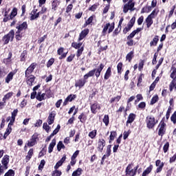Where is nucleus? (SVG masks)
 Instances as JSON below:
<instances>
[{
  "instance_id": "obj_54",
  "label": "nucleus",
  "mask_w": 176,
  "mask_h": 176,
  "mask_svg": "<svg viewBox=\"0 0 176 176\" xmlns=\"http://www.w3.org/2000/svg\"><path fill=\"white\" fill-rule=\"evenodd\" d=\"M170 146V144L168 142H166L164 147H163V151L164 152V153H166L167 152V151H168V148Z\"/></svg>"
},
{
  "instance_id": "obj_49",
  "label": "nucleus",
  "mask_w": 176,
  "mask_h": 176,
  "mask_svg": "<svg viewBox=\"0 0 176 176\" xmlns=\"http://www.w3.org/2000/svg\"><path fill=\"white\" fill-rule=\"evenodd\" d=\"M170 120L174 124H176V111L171 116Z\"/></svg>"
},
{
  "instance_id": "obj_29",
  "label": "nucleus",
  "mask_w": 176,
  "mask_h": 176,
  "mask_svg": "<svg viewBox=\"0 0 176 176\" xmlns=\"http://www.w3.org/2000/svg\"><path fill=\"white\" fill-rule=\"evenodd\" d=\"M32 155H34V149L30 148L28 153V155L26 156V162H29V160H31V157H32Z\"/></svg>"
},
{
  "instance_id": "obj_21",
  "label": "nucleus",
  "mask_w": 176,
  "mask_h": 176,
  "mask_svg": "<svg viewBox=\"0 0 176 176\" xmlns=\"http://www.w3.org/2000/svg\"><path fill=\"white\" fill-rule=\"evenodd\" d=\"M56 146V139H53L52 142L50 144L48 147V153H52L53 152V149Z\"/></svg>"
},
{
  "instance_id": "obj_5",
  "label": "nucleus",
  "mask_w": 176,
  "mask_h": 176,
  "mask_svg": "<svg viewBox=\"0 0 176 176\" xmlns=\"http://www.w3.org/2000/svg\"><path fill=\"white\" fill-rule=\"evenodd\" d=\"M140 166H136L133 168V164H129L126 168V175L129 176H135L137 174V170H138Z\"/></svg>"
},
{
  "instance_id": "obj_17",
  "label": "nucleus",
  "mask_w": 176,
  "mask_h": 176,
  "mask_svg": "<svg viewBox=\"0 0 176 176\" xmlns=\"http://www.w3.org/2000/svg\"><path fill=\"white\" fill-rule=\"evenodd\" d=\"M26 82L29 86H32V83L35 82V76L34 75H30L25 76Z\"/></svg>"
},
{
  "instance_id": "obj_24",
  "label": "nucleus",
  "mask_w": 176,
  "mask_h": 176,
  "mask_svg": "<svg viewBox=\"0 0 176 176\" xmlns=\"http://www.w3.org/2000/svg\"><path fill=\"white\" fill-rule=\"evenodd\" d=\"M133 57H134V52L131 51L126 54V60L131 63Z\"/></svg>"
},
{
  "instance_id": "obj_26",
  "label": "nucleus",
  "mask_w": 176,
  "mask_h": 176,
  "mask_svg": "<svg viewBox=\"0 0 176 176\" xmlns=\"http://www.w3.org/2000/svg\"><path fill=\"white\" fill-rule=\"evenodd\" d=\"M170 78L173 80H176V68L175 67H171Z\"/></svg>"
},
{
  "instance_id": "obj_14",
  "label": "nucleus",
  "mask_w": 176,
  "mask_h": 176,
  "mask_svg": "<svg viewBox=\"0 0 176 176\" xmlns=\"http://www.w3.org/2000/svg\"><path fill=\"white\" fill-rule=\"evenodd\" d=\"M166 126V124H164V122L161 123L159 125V131H158V135H160L161 137H163V135H164V133L166 131V129H164Z\"/></svg>"
},
{
  "instance_id": "obj_37",
  "label": "nucleus",
  "mask_w": 176,
  "mask_h": 176,
  "mask_svg": "<svg viewBox=\"0 0 176 176\" xmlns=\"http://www.w3.org/2000/svg\"><path fill=\"white\" fill-rule=\"evenodd\" d=\"M15 38L16 41H21V38H23V33H21V32L16 31L15 33Z\"/></svg>"
},
{
  "instance_id": "obj_50",
  "label": "nucleus",
  "mask_w": 176,
  "mask_h": 176,
  "mask_svg": "<svg viewBox=\"0 0 176 176\" xmlns=\"http://www.w3.org/2000/svg\"><path fill=\"white\" fill-rule=\"evenodd\" d=\"M26 56H27V51H23L21 55V61H25Z\"/></svg>"
},
{
  "instance_id": "obj_36",
  "label": "nucleus",
  "mask_w": 176,
  "mask_h": 176,
  "mask_svg": "<svg viewBox=\"0 0 176 176\" xmlns=\"http://www.w3.org/2000/svg\"><path fill=\"white\" fill-rule=\"evenodd\" d=\"M13 96V92H9L6 94L3 98V102H6V100H9Z\"/></svg>"
},
{
  "instance_id": "obj_39",
  "label": "nucleus",
  "mask_w": 176,
  "mask_h": 176,
  "mask_svg": "<svg viewBox=\"0 0 176 176\" xmlns=\"http://www.w3.org/2000/svg\"><path fill=\"white\" fill-rule=\"evenodd\" d=\"M61 149H65V146H64L63 142L60 141L57 144V150L58 151V152H60Z\"/></svg>"
},
{
  "instance_id": "obj_1",
  "label": "nucleus",
  "mask_w": 176,
  "mask_h": 176,
  "mask_svg": "<svg viewBox=\"0 0 176 176\" xmlns=\"http://www.w3.org/2000/svg\"><path fill=\"white\" fill-rule=\"evenodd\" d=\"M104 69V65L102 63H101L97 69H94L91 71H89L87 74L84 76L85 80H87L89 78H91V76H96V78H100V76L101 75V72Z\"/></svg>"
},
{
  "instance_id": "obj_45",
  "label": "nucleus",
  "mask_w": 176,
  "mask_h": 176,
  "mask_svg": "<svg viewBox=\"0 0 176 176\" xmlns=\"http://www.w3.org/2000/svg\"><path fill=\"white\" fill-rule=\"evenodd\" d=\"M158 100H159V96H155L154 97H153L151 101V105H153V104H156V102H157Z\"/></svg>"
},
{
  "instance_id": "obj_35",
  "label": "nucleus",
  "mask_w": 176,
  "mask_h": 176,
  "mask_svg": "<svg viewBox=\"0 0 176 176\" xmlns=\"http://www.w3.org/2000/svg\"><path fill=\"white\" fill-rule=\"evenodd\" d=\"M111 67H108L105 74H104V79L106 80H108V79H109V78L111 77Z\"/></svg>"
},
{
  "instance_id": "obj_31",
  "label": "nucleus",
  "mask_w": 176,
  "mask_h": 176,
  "mask_svg": "<svg viewBox=\"0 0 176 176\" xmlns=\"http://www.w3.org/2000/svg\"><path fill=\"white\" fill-rule=\"evenodd\" d=\"M17 16V8H14L13 10H12L10 14V19H14Z\"/></svg>"
},
{
  "instance_id": "obj_23",
  "label": "nucleus",
  "mask_w": 176,
  "mask_h": 176,
  "mask_svg": "<svg viewBox=\"0 0 176 176\" xmlns=\"http://www.w3.org/2000/svg\"><path fill=\"white\" fill-rule=\"evenodd\" d=\"M13 76H14V72H10L6 78V83H10L11 80H13Z\"/></svg>"
},
{
  "instance_id": "obj_13",
  "label": "nucleus",
  "mask_w": 176,
  "mask_h": 176,
  "mask_svg": "<svg viewBox=\"0 0 176 176\" xmlns=\"http://www.w3.org/2000/svg\"><path fill=\"white\" fill-rule=\"evenodd\" d=\"M76 98V95H75V94L69 95L65 100V101L63 102V105H67V104H68V102H71V101H74V100H75Z\"/></svg>"
},
{
  "instance_id": "obj_32",
  "label": "nucleus",
  "mask_w": 176,
  "mask_h": 176,
  "mask_svg": "<svg viewBox=\"0 0 176 176\" xmlns=\"http://www.w3.org/2000/svg\"><path fill=\"white\" fill-rule=\"evenodd\" d=\"M109 25H111V23H107L104 26V28H103V30L102 32V34L104 36H105V35H107V32L109 28Z\"/></svg>"
},
{
  "instance_id": "obj_25",
  "label": "nucleus",
  "mask_w": 176,
  "mask_h": 176,
  "mask_svg": "<svg viewBox=\"0 0 176 176\" xmlns=\"http://www.w3.org/2000/svg\"><path fill=\"white\" fill-rule=\"evenodd\" d=\"M159 42V36H155L153 41L150 42V46H156Z\"/></svg>"
},
{
  "instance_id": "obj_56",
  "label": "nucleus",
  "mask_w": 176,
  "mask_h": 176,
  "mask_svg": "<svg viewBox=\"0 0 176 176\" xmlns=\"http://www.w3.org/2000/svg\"><path fill=\"white\" fill-rule=\"evenodd\" d=\"M164 166V163L162 162L161 165L160 166H157L156 169V173H160V171L163 170Z\"/></svg>"
},
{
  "instance_id": "obj_58",
  "label": "nucleus",
  "mask_w": 176,
  "mask_h": 176,
  "mask_svg": "<svg viewBox=\"0 0 176 176\" xmlns=\"http://www.w3.org/2000/svg\"><path fill=\"white\" fill-rule=\"evenodd\" d=\"M78 119L80 120V122L81 123H83V122H85V113H81L79 116H78Z\"/></svg>"
},
{
  "instance_id": "obj_53",
  "label": "nucleus",
  "mask_w": 176,
  "mask_h": 176,
  "mask_svg": "<svg viewBox=\"0 0 176 176\" xmlns=\"http://www.w3.org/2000/svg\"><path fill=\"white\" fill-rule=\"evenodd\" d=\"M54 63V58L50 59L47 63V68L52 67V65H53Z\"/></svg>"
},
{
  "instance_id": "obj_61",
  "label": "nucleus",
  "mask_w": 176,
  "mask_h": 176,
  "mask_svg": "<svg viewBox=\"0 0 176 176\" xmlns=\"http://www.w3.org/2000/svg\"><path fill=\"white\" fill-rule=\"evenodd\" d=\"M144 23V16H141L138 19V25H141Z\"/></svg>"
},
{
  "instance_id": "obj_46",
  "label": "nucleus",
  "mask_w": 176,
  "mask_h": 176,
  "mask_svg": "<svg viewBox=\"0 0 176 176\" xmlns=\"http://www.w3.org/2000/svg\"><path fill=\"white\" fill-rule=\"evenodd\" d=\"M43 129L45 130L46 133H49L50 131V126L47 125V122H45L43 125Z\"/></svg>"
},
{
  "instance_id": "obj_3",
  "label": "nucleus",
  "mask_w": 176,
  "mask_h": 176,
  "mask_svg": "<svg viewBox=\"0 0 176 176\" xmlns=\"http://www.w3.org/2000/svg\"><path fill=\"white\" fill-rule=\"evenodd\" d=\"M146 123L148 129H153L157 123V120L153 116H148L146 118Z\"/></svg>"
},
{
  "instance_id": "obj_52",
  "label": "nucleus",
  "mask_w": 176,
  "mask_h": 176,
  "mask_svg": "<svg viewBox=\"0 0 176 176\" xmlns=\"http://www.w3.org/2000/svg\"><path fill=\"white\" fill-rule=\"evenodd\" d=\"M12 58V54L10 52L8 54V58H5L3 60V62L5 63V64H8V63H10V59Z\"/></svg>"
},
{
  "instance_id": "obj_7",
  "label": "nucleus",
  "mask_w": 176,
  "mask_h": 176,
  "mask_svg": "<svg viewBox=\"0 0 176 176\" xmlns=\"http://www.w3.org/2000/svg\"><path fill=\"white\" fill-rule=\"evenodd\" d=\"M36 68V63H32L30 67L27 68L25 72V76H28L31 75L32 72H34V70Z\"/></svg>"
},
{
  "instance_id": "obj_59",
  "label": "nucleus",
  "mask_w": 176,
  "mask_h": 176,
  "mask_svg": "<svg viewBox=\"0 0 176 176\" xmlns=\"http://www.w3.org/2000/svg\"><path fill=\"white\" fill-rule=\"evenodd\" d=\"M93 23V16H91L85 22V24L87 25H89V24H91Z\"/></svg>"
},
{
  "instance_id": "obj_33",
  "label": "nucleus",
  "mask_w": 176,
  "mask_h": 176,
  "mask_svg": "<svg viewBox=\"0 0 176 176\" xmlns=\"http://www.w3.org/2000/svg\"><path fill=\"white\" fill-rule=\"evenodd\" d=\"M36 11L37 10H36V11H32L33 14L30 16V20H35L36 19H38V17H39V15H41V14L39 12L36 13Z\"/></svg>"
},
{
  "instance_id": "obj_48",
  "label": "nucleus",
  "mask_w": 176,
  "mask_h": 176,
  "mask_svg": "<svg viewBox=\"0 0 176 176\" xmlns=\"http://www.w3.org/2000/svg\"><path fill=\"white\" fill-rule=\"evenodd\" d=\"M4 176H14V170L10 169Z\"/></svg>"
},
{
  "instance_id": "obj_27",
  "label": "nucleus",
  "mask_w": 176,
  "mask_h": 176,
  "mask_svg": "<svg viewBox=\"0 0 176 176\" xmlns=\"http://www.w3.org/2000/svg\"><path fill=\"white\" fill-rule=\"evenodd\" d=\"M152 19L153 18H151V16H148L146 19L147 28H150L151 25H152V24H153V20H152Z\"/></svg>"
},
{
  "instance_id": "obj_63",
  "label": "nucleus",
  "mask_w": 176,
  "mask_h": 176,
  "mask_svg": "<svg viewBox=\"0 0 176 176\" xmlns=\"http://www.w3.org/2000/svg\"><path fill=\"white\" fill-rule=\"evenodd\" d=\"M79 155V151L77 150L74 154L72 156L71 159H76V157H78V155Z\"/></svg>"
},
{
  "instance_id": "obj_55",
  "label": "nucleus",
  "mask_w": 176,
  "mask_h": 176,
  "mask_svg": "<svg viewBox=\"0 0 176 176\" xmlns=\"http://www.w3.org/2000/svg\"><path fill=\"white\" fill-rule=\"evenodd\" d=\"M134 23H135V16L132 17V19L130 20V21L128 23V25L130 27H133L134 25Z\"/></svg>"
},
{
  "instance_id": "obj_4",
  "label": "nucleus",
  "mask_w": 176,
  "mask_h": 176,
  "mask_svg": "<svg viewBox=\"0 0 176 176\" xmlns=\"http://www.w3.org/2000/svg\"><path fill=\"white\" fill-rule=\"evenodd\" d=\"M14 38V30H11L8 34H6L3 37L2 41L4 45H8L9 42L13 41Z\"/></svg>"
},
{
  "instance_id": "obj_34",
  "label": "nucleus",
  "mask_w": 176,
  "mask_h": 176,
  "mask_svg": "<svg viewBox=\"0 0 176 176\" xmlns=\"http://www.w3.org/2000/svg\"><path fill=\"white\" fill-rule=\"evenodd\" d=\"M82 43L74 42L72 43V47H74V49H80V47H82Z\"/></svg>"
},
{
  "instance_id": "obj_64",
  "label": "nucleus",
  "mask_w": 176,
  "mask_h": 176,
  "mask_svg": "<svg viewBox=\"0 0 176 176\" xmlns=\"http://www.w3.org/2000/svg\"><path fill=\"white\" fill-rule=\"evenodd\" d=\"M61 175V171L60 170H55L54 171V173L52 176H60Z\"/></svg>"
},
{
  "instance_id": "obj_22",
  "label": "nucleus",
  "mask_w": 176,
  "mask_h": 176,
  "mask_svg": "<svg viewBox=\"0 0 176 176\" xmlns=\"http://www.w3.org/2000/svg\"><path fill=\"white\" fill-rule=\"evenodd\" d=\"M45 96H46V94L45 93H41V92H38L36 98V100H38V101H43V100H45Z\"/></svg>"
},
{
  "instance_id": "obj_16",
  "label": "nucleus",
  "mask_w": 176,
  "mask_h": 176,
  "mask_svg": "<svg viewBox=\"0 0 176 176\" xmlns=\"http://www.w3.org/2000/svg\"><path fill=\"white\" fill-rule=\"evenodd\" d=\"M13 123L14 122H9L8 124V126L4 133V135H3V138L5 140H6V138L8 137V135H9V134H10V133H12V126H13Z\"/></svg>"
},
{
  "instance_id": "obj_57",
  "label": "nucleus",
  "mask_w": 176,
  "mask_h": 176,
  "mask_svg": "<svg viewBox=\"0 0 176 176\" xmlns=\"http://www.w3.org/2000/svg\"><path fill=\"white\" fill-rule=\"evenodd\" d=\"M131 28H133L132 26H130L129 25H127V27H126L124 30H123V32L124 34H126L129 32V31H130V30H131Z\"/></svg>"
},
{
  "instance_id": "obj_30",
  "label": "nucleus",
  "mask_w": 176,
  "mask_h": 176,
  "mask_svg": "<svg viewBox=\"0 0 176 176\" xmlns=\"http://www.w3.org/2000/svg\"><path fill=\"white\" fill-rule=\"evenodd\" d=\"M157 13H159V10L154 9L152 12L148 15L151 19H155L156 16H157Z\"/></svg>"
},
{
  "instance_id": "obj_18",
  "label": "nucleus",
  "mask_w": 176,
  "mask_h": 176,
  "mask_svg": "<svg viewBox=\"0 0 176 176\" xmlns=\"http://www.w3.org/2000/svg\"><path fill=\"white\" fill-rule=\"evenodd\" d=\"M56 117V113L51 112L47 118L48 124H53L54 123V118Z\"/></svg>"
},
{
  "instance_id": "obj_20",
  "label": "nucleus",
  "mask_w": 176,
  "mask_h": 176,
  "mask_svg": "<svg viewBox=\"0 0 176 176\" xmlns=\"http://www.w3.org/2000/svg\"><path fill=\"white\" fill-rule=\"evenodd\" d=\"M135 119V114L130 113L128 117V120L126 121V126H129V124L133 123L134 122Z\"/></svg>"
},
{
  "instance_id": "obj_15",
  "label": "nucleus",
  "mask_w": 176,
  "mask_h": 176,
  "mask_svg": "<svg viewBox=\"0 0 176 176\" xmlns=\"http://www.w3.org/2000/svg\"><path fill=\"white\" fill-rule=\"evenodd\" d=\"M104 146H105V140L104 139H100L98 142V149L99 152H102Z\"/></svg>"
},
{
  "instance_id": "obj_62",
  "label": "nucleus",
  "mask_w": 176,
  "mask_h": 176,
  "mask_svg": "<svg viewBox=\"0 0 176 176\" xmlns=\"http://www.w3.org/2000/svg\"><path fill=\"white\" fill-rule=\"evenodd\" d=\"M46 162H45V160H41L40 165L38 166L39 170H41V168H43V166H45Z\"/></svg>"
},
{
  "instance_id": "obj_40",
  "label": "nucleus",
  "mask_w": 176,
  "mask_h": 176,
  "mask_svg": "<svg viewBox=\"0 0 176 176\" xmlns=\"http://www.w3.org/2000/svg\"><path fill=\"white\" fill-rule=\"evenodd\" d=\"M88 135L91 138V140L96 138V135H97V130H94L89 132Z\"/></svg>"
},
{
  "instance_id": "obj_8",
  "label": "nucleus",
  "mask_w": 176,
  "mask_h": 176,
  "mask_svg": "<svg viewBox=\"0 0 176 176\" xmlns=\"http://www.w3.org/2000/svg\"><path fill=\"white\" fill-rule=\"evenodd\" d=\"M16 28L18 32H21L22 31H25V30H27V28H28V24H27V22L18 23L16 26Z\"/></svg>"
},
{
  "instance_id": "obj_38",
  "label": "nucleus",
  "mask_w": 176,
  "mask_h": 176,
  "mask_svg": "<svg viewBox=\"0 0 176 176\" xmlns=\"http://www.w3.org/2000/svg\"><path fill=\"white\" fill-rule=\"evenodd\" d=\"M175 82H176V80H173L170 83L169 85L170 91H173V90L174 89V87L175 89H176Z\"/></svg>"
},
{
  "instance_id": "obj_11",
  "label": "nucleus",
  "mask_w": 176,
  "mask_h": 176,
  "mask_svg": "<svg viewBox=\"0 0 176 176\" xmlns=\"http://www.w3.org/2000/svg\"><path fill=\"white\" fill-rule=\"evenodd\" d=\"M19 113V110L17 109H14L12 113V116L8 117L7 118L8 122H10L11 123H14V120H16V116H17V113Z\"/></svg>"
},
{
  "instance_id": "obj_44",
  "label": "nucleus",
  "mask_w": 176,
  "mask_h": 176,
  "mask_svg": "<svg viewBox=\"0 0 176 176\" xmlns=\"http://www.w3.org/2000/svg\"><path fill=\"white\" fill-rule=\"evenodd\" d=\"M82 174V168H78L72 174V176H79Z\"/></svg>"
},
{
  "instance_id": "obj_42",
  "label": "nucleus",
  "mask_w": 176,
  "mask_h": 176,
  "mask_svg": "<svg viewBox=\"0 0 176 176\" xmlns=\"http://www.w3.org/2000/svg\"><path fill=\"white\" fill-rule=\"evenodd\" d=\"M103 122L105 124V126H108V124H109V116L108 115H105L104 116Z\"/></svg>"
},
{
  "instance_id": "obj_43",
  "label": "nucleus",
  "mask_w": 176,
  "mask_h": 176,
  "mask_svg": "<svg viewBox=\"0 0 176 176\" xmlns=\"http://www.w3.org/2000/svg\"><path fill=\"white\" fill-rule=\"evenodd\" d=\"M83 50H85V48L83 46L78 49L77 54H76L77 57H80V56H82V53H83Z\"/></svg>"
},
{
  "instance_id": "obj_41",
  "label": "nucleus",
  "mask_w": 176,
  "mask_h": 176,
  "mask_svg": "<svg viewBox=\"0 0 176 176\" xmlns=\"http://www.w3.org/2000/svg\"><path fill=\"white\" fill-rule=\"evenodd\" d=\"M60 129H61V126L60 124H58L56 129L53 131L52 133H51V137H54V135H56V134L60 131Z\"/></svg>"
},
{
  "instance_id": "obj_28",
  "label": "nucleus",
  "mask_w": 176,
  "mask_h": 176,
  "mask_svg": "<svg viewBox=\"0 0 176 176\" xmlns=\"http://www.w3.org/2000/svg\"><path fill=\"white\" fill-rule=\"evenodd\" d=\"M153 168V166L150 165L142 173V176H146L148 175V174H149L151 173V171H152V169Z\"/></svg>"
},
{
  "instance_id": "obj_19",
  "label": "nucleus",
  "mask_w": 176,
  "mask_h": 176,
  "mask_svg": "<svg viewBox=\"0 0 176 176\" xmlns=\"http://www.w3.org/2000/svg\"><path fill=\"white\" fill-rule=\"evenodd\" d=\"M85 84H86V80L80 79L76 81L75 86L76 87H79L80 89L81 87H83Z\"/></svg>"
},
{
  "instance_id": "obj_60",
  "label": "nucleus",
  "mask_w": 176,
  "mask_h": 176,
  "mask_svg": "<svg viewBox=\"0 0 176 176\" xmlns=\"http://www.w3.org/2000/svg\"><path fill=\"white\" fill-rule=\"evenodd\" d=\"M74 58H75V54H71V55L67 58V63H71V61H72Z\"/></svg>"
},
{
  "instance_id": "obj_12",
  "label": "nucleus",
  "mask_w": 176,
  "mask_h": 176,
  "mask_svg": "<svg viewBox=\"0 0 176 176\" xmlns=\"http://www.w3.org/2000/svg\"><path fill=\"white\" fill-rule=\"evenodd\" d=\"M89 32V29H85V30H83L80 33V35H79L78 41V42H80V41L85 39V38H86V36L88 35Z\"/></svg>"
},
{
  "instance_id": "obj_6",
  "label": "nucleus",
  "mask_w": 176,
  "mask_h": 176,
  "mask_svg": "<svg viewBox=\"0 0 176 176\" xmlns=\"http://www.w3.org/2000/svg\"><path fill=\"white\" fill-rule=\"evenodd\" d=\"M135 5V3L134 2H133V0H129L128 3H126L124 6L123 12L127 13V12H129V10H131V12L135 10V8H134Z\"/></svg>"
},
{
  "instance_id": "obj_10",
  "label": "nucleus",
  "mask_w": 176,
  "mask_h": 176,
  "mask_svg": "<svg viewBox=\"0 0 176 176\" xmlns=\"http://www.w3.org/2000/svg\"><path fill=\"white\" fill-rule=\"evenodd\" d=\"M100 109H101V106H100V104H98V103L95 102V103L91 104V111L94 114L97 113V112H98V111H100Z\"/></svg>"
},
{
  "instance_id": "obj_2",
  "label": "nucleus",
  "mask_w": 176,
  "mask_h": 176,
  "mask_svg": "<svg viewBox=\"0 0 176 176\" xmlns=\"http://www.w3.org/2000/svg\"><path fill=\"white\" fill-rule=\"evenodd\" d=\"M3 164V165H2ZM8 164H9V155H4L0 164V175L3 174V170H8Z\"/></svg>"
},
{
  "instance_id": "obj_47",
  "label": "nucleus",
  "mask_w": 176,
  "mask_h": 176,
  "mask_svg": "<svg viewBox=\"0 0 176 176\" xmlns=\"http://www.w3.org/2000/svg\"><path fill=\"white\" fill-rule=\"evenodd\" d=\"M115 137H116V132L111 131L110 135L109 142H111V141H113V140H115Z\"/></svg>"
},
{
  "instance_id": "obj_9",
  "label": "nucleus",
  "mask_w": 176,
  "mask_h": 176,
  "mask_svg": "<svg viewBox=\"0 0 176 176\" xmlns=\"http://www.w3.org/2000/svg\"><path fill=\"white\" fill-rule=\"evenodd\" d=\"M38 138V135L36 133L32 136V138L28 142L26 145L28 146H34L36 144V139Z\"/></svg>"
},
{
  "instance_id": "obj_51",
  "label": "nucleus",
  "mask_w": 176,
  "mask_h": 176,
  "mask_svg": "<svg viewBox=\"0 0 176 176\" xmlns=\"http://www.w3.org/2000/svg\"><path fill=\"white\" fill-rule=\"evenodd\" d=\"M122 67H123V63H119L117 65V69L119 74H122Z\"/></svg>"
}]
</instances>
